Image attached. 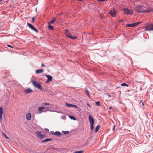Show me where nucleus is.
<instances>
[{"label":"nucleus","mask_w":153,"mask_h":153,"mask_svg":"<svg viewBox=\"0 0 153 153\" xmlns=\"http://www.w3.org/2000/svg\"><path fill=\"white\" fill-rule=\"evenodd\" d=\"M45 76H46L48 79L46 82V83H48L49 82H51L52 79V77L51 76L48 75H45Z\"/></svg>","instance_id":"6e6552de"},{"label":"nucleus","mask_w":153,"mask_h":153,"mask_svg":"<svg viewBox=\"0 0 153 153\" xmlns=\"http://www.w3.org/2000/svg\"><path fill=\"white\" fill-rule=\"evenodd\" d=\"M54 134L57 136H59L61 135V134L59 131H56L54 133Z\"/></svg>","instance_id":"dca6fc26"},{"label":"nucleus","mask_w":153,"mask_h":153,"mask_svg":"<svg viewBox=\"0 0 153 153\" xmlns=\"http://www.w3.org/2000/svg\"><path fill=\"white\" fill-rule=\"evenodd\" d=\"M116 10L114 9L110 11L109 12V14H111L112 16L114 17L116 14Z\"/></svg>","instance_id":"1a4fd4ad"},{"label":"nucleus","mask_w":153,"mask_h":153,"mask_svg":"<svg viewBox=\"0 0 153 153\" xmlns=\"http://www.w3.org/2000/svg\"><path fill=\"white\" fill-rule=\"evenodd\" d=\"M3 110L2 107H0V115H2Z\"/></svg>","instance_id":"412c9836"},{"label":"nucleus","mask_w":153,"mask_h":153,"mask_svg":"<svg viewBox=\"0 0 153 153\" xmlns=\"http://www.w3.org/2000/svg\"><path fill=\"white\" fill-rule=\"evenodd\" d=\"M44 71V70L42 69L37 70H36V73L37 74H39Z\"/></svg>","instance_id":"f8f14e48"},{"label":"nucleus","mask_w":153,"mask_h":153,"mask_svg":"<svg viewBox=\"0 0 153 153\" xmlns=\"http://www.w3.org/2000/svg\"><path fill=\"white\" fill-rule=\"evenodd\" d=\"M99 127H100V126L99 125H97L96 126V128L95 130V132H97L99 130Z\"/></svg>","instance_id":"aec40b11"},{"label":"nucleus","mask_w":153,"mask_h":153,"mask_svg":"<svg viewBox=\"0 0 153 153\" xmlns=\"http://www.w3.org/2000/svg\"><path fill=\"white\" fill-rule=\"evenodd\" d=\"M53 19H54L53 20H52L50 22H49V23H54L56 21V19L55 18H53Z\"/></svg>","instance_id":"b1692460"},{"label":"nucleus","mask_w":153,"mask_h":153,"mask_svg":"<svg viewBox=\"0 0 153 153\" xmlns=\"http://www.w3.org/2000/svg\"><path fill=\"white\" fill-rule=\"evenodd\" d=\"M62 118H63V116H62Z\"/></svg>","instance_id":"a18cd8bd"},{"label":"nucleus","mask_w":153,"mask_h":153,"mask_svg":"<svg viewBox=\"0 0 153 153\" xmlns=\"http://www.w3.org/2000/svg\"><path fill=\"white\" fill-rule=\"evenodd\" d=\"M45 130L46 131H49V129L48 128H45Z\"/></svg>","instance_id":"ea45409f"},{"label":"nucleus","mask_w":153,"mask_h":153,"mask_svg":"<svg viewBox=\"0 0 153 153\" xmlns=\"http://www.w3.org/2000/svg\"><path fill=\"white\" fill-rule=\"evenodd\" d=\"M36 134L37 135V137L39 138H40L41 135V132L39 131H37L36 132Z\"/></svg>","instance_id":"2eb2a0df"},{"label":"nucleus","mask_w":153,"mask_h":153,"mask_svg":"<svg viewBox=\"0 0 153 153\" xmlns=\"http://www.w3.org/2000/svg\"><path fill=\"white\" fill-rule=\"evenodd\" d=\"M32 91L33 90H31L30 88H28L27 89H26L25 91V93L27 94L30 93L32 92Z\"/></svg>","instance_id":"ddd939ff"},{"label":"nucleus","mask_w":153,"mask_h":153,"mask_svg":"<svg viewBox=\"0 0 153 153\" xmlns=\"http://www.w3.org/2000/svg\"><path fill=\"white\" fill-rule=\"evenodd\" d=\"M108 97H111V96L109 94L108 95Z\"/></svg>","instance_id":"58836bf2"},{"label":"nucleus","mask_w":153,"mask_h":153,"mask_svg":"<svg viewBox=\"0 0 153 153\" xmlns=\"http://www.w3.org/2000/svg\"><path fill=\"white\" fill-rule=\"evenodd\" d=\"M44 66H45V65L43 63H42L41 65V67H43Z\"/></svg>","instance_id":"c9c22d12"},{"label":"nucleus","mask_w":153,"mask_h":153,"mask_svg":"<svg viewBox=\"0 0 153 153\" xmlns=\"http://www.w3.org/2000/svg\"><path fill=\"white\" fill-rule=\"evenodd\" d=\"M47 108H49V107H47Z\"/></svg>","instance_id":"49530a36"},{"label":"nucleus","mask_w":153,"mask_h":153,"mask_svg":"<svg viewBox=\"0 0 153 153\" xmlns=\"http://www.w3.org/2000/svg\"><path fill=\"white\" fill-rule=\"evenodd\" d=\"M45 137H46V136L45 135L41 134V135L40 137V138L43 139V138H45Z\"/></svg>","instance_id":"a878e982"},{"label":"nucleus","mask_w":153,"mask_h":153,"mask_svg":"<svg viewBox=\"0 0 153 153\" xmlns=\"http://www.w3.org/2000/svg\"><path fill=\"white\" fill-rule=\"evenodd\" d=\"M125 13L127 14H132L133 13V12L131 10H130L128 9L124 8L123 9Z\"/></svg>","instance_id":"423d86ee"},{"label":"nucleus","mask_w":153,"mask_h":153,"mask_svg":"<svg viewBox=\"0 0 153 153\" xmlns=\"http://www.w3.org/2000/svg\"><path fill=\"white\" fill-rule=\"evenodd\" d=\"M48 28L51 30H53V26L51 25H48Z\"/></svg>","instance_id":"4be33fe9"},{"label":"nucleus","mask_w":153,"mask_h":153,"mask_svg":"<svg viewBox=\"0 0 153 153\" xmlns=\"http://www.w3.org/2000/svg\"><path fill=\"white\" fill-rule=\"evenodd\" d=\"M32 20L33 22H34V17H33V18H32Z\"/></svg>","instance_id":"e433bc0d"},{"label":"nucleus","mask_w":153,"mask_h":153,"mask_svg":"<svg viewBox=\"0 0 153 153\" xmlns=\"http://www.w3.org/2000/svg\"><path fill=\"white\" fill-rule=\"evenodd\" d=\"M52 138H47L42 141V142L44 143L48 141H51L52 140Z\"/></svg>","instance_id":"f3484780"},{"label":"nucleus","mask_w":153,"mask_h":153,"mask_svg":"<svg viewBox=\"0 0 153 153\" xmlns=\"http://www.w3.org/2000/svg\"><path fill=\"white\" fill-rule=\"evenodd\" d=\"M65 31L66 36L68 38L74 39H76L77 38V37L76 36H72L71 34L69 33L68 30L67 29H65Z\"/></svg>","instance_id":"f03ea898"},{"label":"nucleus","mask_w":153,"mask_h":153,"mask_svg":"<svg viewBox=\"0 0 153 153\" xmlns=\"http://www.w3.org/2000/svg\"><path fill=\"white\" fill-rule=\"evenodd\" d=\"M121 86H128V85L126 83H123L121 84Z\"/></svg>","instance_id":"5701e85b"},{"label":"nucleus","mask_w":153,"mask_h":153,"mask_svg":"<svg viewBox=\"0 0 153 153\" xmlns=\"http://www.w3.org/2000/svg\"><path fill=\"white\" fill-rule=\"evenodd\" d=\"M129 91H129V90H128V92H129Z\"/></svg>","instance_id":"de8ad7c7"},{"label":"nucleus","mask_w":153,"mask_h":153,"mask_svg":"<svg viewBox=\"0 0 153 153\" xmlns=\"http://www.w3.org/2000/svg\"><path fill=\"white\" fill-rule=\"evenodd\" d=\"M123 21H124V20H120L119 21V22H122Z\"/></svg>","instance_id":"a19ab883"},{"label":"nucleus","mask_w":153,"mask_h":153,"mask_svg":"<svg viewBox=\"0 0 153 153\" xmlns=\"http://www.w3.org/2000/svg\"><path fill=\"white\" fill-rule=\"evenodd\" d=\"M95 104L96 105L99 106L100 105V102L99 101H97L95 102Z\"/></svg>","instance_id":"bb28decb"},{"label":"nucleus","mask_w":153,"mask_h":153,"mask_svg":"<svg viewBox=\"0 0 153 153\" xmlns=\"http://www.w3.org/2000/svg\"><path fill=\"white\" fill-rule=\"evenodd\" d=\"M62 132L63 133L65 134H67L69 133V131H63Z\"/></svg>","instance_id":"c85d7f7f"},{"label":"nucleus","mask_w":153,"mask_h":153,"mask_svg":"<svg viewBox=\"0 0 153 153\" xmlns=\"http://www.w3.org/2000/svg\"><path fill=\"white\" fill-rule=\"evenodd\" d=\"M83 150H81L80 151L76 152H73V153H83Z\"/></svg>","instance_id":"393cba45"},{"label":"nucleus","mask_w":153,"mask_h":153,"mask_svg":"<svg viewBox=\"0 0 153 153\" xmlns=\"http://www.w3.org/2000/svg\"><path fill=\"white\" fill-rule=\"evenodd\" d=\"M45 108L44 107L41 106L38 108V110L39 111H42L43 110V109Z\"/></svg>","instance_id":"a211bd4d"},{"label":"nucleus","mask_w":153,"mask_h":153,"mask_svg":"<svg viewBox=\"0 0 153 153\" xmlns=\"http://www.w3.org/2000/svg\"><path fill=\"white\" fill-rule=\"evenodd\" d=\"M7 46L8 47H10L12 48H13V47L12 46H11V45H7Z\"/></svg>","instance_id":"473e14b6"},{"label":"nucleus","mask_w":153,"mask_h":153,"mask_svg":"<svg viewBox=\"0 0 153 153\" xmlns=\"http://www.w3.org/2000/svg\"><path fill=\"white\" fill-rule=\"evenodd\" d=\"M32 84L36 88L41 90H42V88L41 85L36 82L33 81H32Z\"/></svg>","instance_id":"7ed1b4c3"},{"label":"nucleus","mask_w":153,"mask_h":153,"mask_svg":"<svg viewBox=\"0 0 153 153\" xmlns=\"http://www.w3.org/2000/svg\"><path fill=\"white\" fill-rule=\"evenodd\" d=\"M89 120L91 124H94V120L93 117L91 115L89 116Z\"/></svg>","instance_id":"9d476101"},{"label":"nucleus","mask_w":153,"mask_h":153,"mask_svg":"<svg viewBox=\"0 0 153 153\" xmlns=\"http://www.w3.org/2000/svg\"><path fill=\"white\" fill-rule=\"evenodd\" d=\"M94 124H91V130H92L94 129Z\"/></svg>","instance_id":"7c9ffc66"},{"label":"nucleus","mask_w":153,"mask_h":153,"mask_svg":"<svg viewBox=\"0 0 153 153\" xmlns=\"http://www.w3.org/2000/svg\"><path fill=\"white\" fill-rule=\"evenodd\" d=\"M69 117L71 119L73 120H76V118L75 117H74L73 116H69Z\"/></svg>","instance_id":"6ab92c4d"},{"label":"nucleus","mask_w":153,"mask_h":153,"mask_svg":"<svg viewBox=\"0 0 153 153\" xmlns=\"http://www.w3.org/2000/svg\"><path fill=\"white\" fill-rule=\"evenodd\" d=\"M146 29L147 30H153V24H149L146 25Z\"/></svg>","instance_id":"20e7f679"},{"label":"nucleus","mask_w":153,"mask_h":153,"mask_svg":"<svg viewBox=\"0 0 153 153\" xmlns=\"http://www.w3.org/2000/svg\"><path fill=\"white\" fill-rule=\"evenodd\" d=\"M66 105L67 107H74L76 108H77V106L76 105H73V104H71L68 103H66Z\"/></svg>","instance_id":"9b49d317"},{"label":"nucleus","mask_w":153,"mask_h":153,"mask_svg":"<svg viewBox=\"0 0 153 153\" xmlns=\"http://www.w3.org/2000/svg\"><path fill=\"white\" fill-rule=\"evenodd\" d=\"M51 133L52 134H53L54 133V132H53V131H51Z\"/></svg>","instance_id":"79ce46f5"},{"label":"nucleus","mask_w":153,"mask_h":153,"mask_svg":"<svg viewBox=\"0 0 153 153\" xmlns=\"http://www.w3.org/2000/svg\"><path fill=\"white\" fill-rule=\"evenodd\" d=\"M44 105H49V104L48 103L46 102L44 103Z\"/></svg>","instance_id":"2f4dec72"},{"label":"nucleus","mask_w":153,"mask_h":153,"mask_svg":"<svg viewBox=\"0 0 153 153\" xmlns=\"http://www.w3.org/2000/svg\"><path fill=\"white\" fill-rule=\"evenodd\" d=\"M86 104H87V105L88 106V107H89L90 108V107H91V106H90V104H89V103H87Z\"/></svg>","instance_id":"f704fd0d"},{"label":"nucleus","mask_w":153,"mask_h":153,"mask_svg":"<svg viewBox=\"0 0 153 153\" xmlns=\"http://www.w3.org/2000/svg\"><path fill=\"white\" fill-rule=\"evenodd\" d=\"M26 117L28 120H30L31 118V114L30 113H28L26 115Z\"/></svg>","instance_id":"4468645a"},{"label":"nucleus","mask_w":153,"mask_h":153,"mask_svg":"<svg viewBox=\"0 0 153 153\" xmlns=\"http://www.w3.org/2000/svg\"><path fill=\"white\" fill-rule=\"evenodd\" d=\"M2 115H0V120H2Z\"/></svg>","instance_id":"72a5a7b5"},{"label":"nucleus","mask_w":153,"mask_h":153,"mask_svg":"<svg viewBox=\"0 0 153 153\" xmlns=\"http://www.w3.org/2000/svg\"><path fill=\"white\" fill-rule=\"evenodd\" d=\"M112 108L111 107H109V109L111 110Z\"/></svg>","instance_id":"37998d69"},{"label":"nucleus","mask_w":153,"mask_h":153,"mask_svg":"<svg viewBox=\"0 0 153 153\" xmlns=\"http://www.w3.org/2000/svg\"><path fill=\"white\" fill-rule=\"evenodd\" d=\"M134 10L136 12L140 13H150L153 12V8L146 7L142 5H139L135 7Z\"/></svg>","instance_id":"f257e3e1"},{"label":"nucleus","mask_w":153,"mask_h":153,"mask_svg":"<svg viewBox=\"0 0 153 153\" xmlns=\"http://www.w3.org/2000/svg\"><path fill=\"white\" fill-rule=\"evenodd\" d=\"M141 22H138L136 23L131 24H127L126 25V26L127 27H133L135 26H136L140 23Z\"/></svg>","instance_id":"0eeeda50"},{"label":"nucleus","mask_w":153,"mask_h":153,"mask_svg":"<svg viewBox=\"0 0 153 153\" xmlns=\"http://www.w3.org/2000/svg\"><path fill=\"white\" fill-rule=\"evenodd\" d=\"M85 92H86V94L88 95V96H89L90 94L89 93L88 91L87 90V89L86 90Z\"/></svg>","instance_id":"c756f323"},{"label":"nucleus","mask_w":153,"mask_h":153,"mask_svg":"<svg viewBox=\"0 0 153 153\" xmlns=\"http://www.w3.org/2000/svg\"><path fill=\"white\" fill-rule=\"evenodd\" d=\"M142 104H143V106H144V103H142Z\"/></svg>","instance_id":"c03bdc74"},{"label":"nucleus","mask_w":153,"mask_h":153,"mask_svg":"<svg viewBox=\"0 0 153 153\" xmlns=\"http://www.w3.org/2000/svg\"><path fill=\"white\" fill-rule=\"evenodd\" d=\"M2 134L6 138H7V139H9V138L3 132H2Z\"/></svg>","instance_id":"cd10ccee"},{"label":"nucleus","mask_w":153,"mask_h":153,"mask_svg":"<svg viewBox=\"0 0 153 153\" xmlns=\"http://www.w3.org/2000/svg\"><path fill=\"white\" fill-rule=\"evenodd\" d=\"M27 25L32 30L35 31L37 33L38 32V30L36 28L32 25L28 23H27Z\"/></svg>","instance_id":"39448f33"},{"label":"nucleus","mask_w":153,"mask_h":153,"mask_svg":"<svg viewBox=\"0 0 153 153\" xmlns=\"http://www.w3.org/2000/svg\"><path fill=\"white\" fill-rule=\"evenodd\" d=\"M115 129V125H114V126L113 128L112 129V130L114 131Z\"/></svg>","instance_id":"4c0bfd02"}]
</instances>
